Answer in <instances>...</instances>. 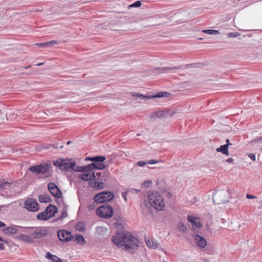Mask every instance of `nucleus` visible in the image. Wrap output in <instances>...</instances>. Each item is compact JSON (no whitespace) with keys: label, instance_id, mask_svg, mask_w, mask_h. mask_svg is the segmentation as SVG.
Instances as JSON below:
<instances>
[{"label":"nucleus","instance_id":"3","mask_svg":"<svg viewBox=\"0 0 262 262\" xmlns=\"http://www.w3.org/2000/svg\"><path fill=\"white\" fill-rule=\"evenodd\" d=\"M23 232L30 233L32 237L37 239L43 238L49 233L47 229L34 227H24Z\"/></svg>","mask_w":262,"mask_h":262},{"label":"nucleus","instance_id":"52","mask_svg":"<svg viewBox=\"0 0 262 262\" xmlns=\"http://www.w3.org/2000/svg\"><path fill=\"white\" fill-rule=\"evenodd\" d=\"M51 147H52V144H48V145H46L45 146V149H49V148H50Z\"/></svg>","mask_w":262,"mask_h":262},{"label":"nucleus","instance_id":"36","mask_svg":"<svg viewBox=\"0 0 262 262\" xmlns=\"http://www.w3.org/2000/svg\"><path fill=\"white\" fill-rule=\"evenodd\" d=\"M99 203L97 201H96L95 200L92 203H90L88 206V209L90 210H93L95 209L97 204Z\"/></svg>","mask_w":262,"mask_h":262},{"label":"nucleus","instance_id":"7","mask_svg":"<svg viewBox=\"0 0 262 262\" xmlns=\"http://www.w3.org/2000/svg\"><path fill=\"white\" fill-rule=\"evenodd\" d=\"M51 166L48 164H41L31 166L29 170L36 174H45L49 172Z\"/></svg>","mask_w":262,"mask_h":262},{"label":"nucleus","instance_id":"38","mask_svg":"<svg viewBox=\"0 0 262 262\" xmlns=\"http://www.w3.org/2000/svg\"><path fill=\"white\" fill-rule=\"evenodd\" d=\"M35 45L40 48H47L50 47L49 42H46L43 43H37Z\"/></svg>","mask_w":262,"mask_h":262},{"label":"nucleus","instance_id":"35","mask_svg":"<svg viewBox=\"0 0 262 262\" xmlns=\"http://www.w3.org/2000/svg\"><path fill=\"white\" fill-rule=\"evenodd\" d=\"M178 228L179 231L185 232L187 231V228L182 223L180 222L178 224Z\"/></svg>","mask_w":262,"mask_h":262},{"label":"nucleus","instance_id":"6","mask_svg":"<svg viewBox=\"0 0 262 262\" xmlns=\"http://www.w3.org/2000/svg\"><path fill=\"white\" fill-rule=\"evenodd\" d=\"M114 198V195L113 192L106 191L96 194L94 196V200L97 201L98 203H103L111 201Z\"/></svg>","mask_w":262,"mask_h":262},{"label":"nucleus","instance_id":"24","mask_svg":"<svg viewBox=\"0 0 262 262\" xmlns=\"http://www.w3.org/2000/svg\"><path fill=\"white\" fill-rule=\"evenodd\" d=\"M217 152H221L223 154L228 155V145H221L216 149Z\"/></svg>","mask_w":262,"mask_h":262},{"label":"nucleus","instance_id":"51","mask_svg":"<svg viewBox=\"0 0 262 262\" xmlns=\"http://www.w3.org/2000/svg\"><path fill=\"white\" fill-rule=\"evenodd\" d=\"M103 172H97V173H96V176H98V177H102L103 178Z\"/></svg>","mask_w":262,"mask_h":262},{"label":"nucleus","instance_id":"48","mask_svg":"<svg viewBox=\"0 0 262 262\" xmlns=\"http://www.w3.org/2000/svg\"><path fill=\"white\" fill-rule=\"evenodd\" d=\"M247 198L248 199H254L256 198V196H253L252 195H251V194H247Z\"/></svg>","mask_w":262,"mask_h":262},{"label":"nucleus","instance_id":"47","mask_svg":"<svg viewBox=\"0 0 262 262\" xmlns=\"http://www.w3.org/2000/svg\"><path fill=\"white\" fill-rule=\"evenodd\" d=\"M239 35V34L238 33H231L230 32V37H235Z\"/></svg>","mask_w":262,"mask_h":262},{"label":"nucleus","instance_id":"44","mask_svg":"<svg viewBox=\"0 0 262 262\" xmlns=\"http://www.w3.org/2000/svg\"><path fill=\"white\" fill-rule=\"evenodd\" d=\"M50 47L51 46L55 45L58 44V42L56 40H51L50 41H48Z\"/></svg>","mask_w":262,"mask_h":262},{"label":"nucleus","instance_id":"27","mask_svg":"<svg viewBox=\"0 0 262 262\" xmlns=\"http://www.w3.org/2000/svg\"><path fill=\"white\" fill-rule=\"evenodd\" d=\"M39 201L41 203H47L51 202V199L48 195L43 194L39 196Z\"/></svg>","mask_w":262,"mask_h":262},{"label":"nucleus","instance_id":"33","mask_svg":"<svg viewBox=\"0 0 262 262\" xmlns=\"http://www.w3.org/2000/svg\"><path fill=\"white\" fill-rule=\"evenodd\" d=\"M98 179L95 178V180L89 182V186L93 188L97 189Z\"/></svg>","mask_w":262,"mask_h":262},{"label":"nucleus","instance_id":"16","mask_svg":"<svg viewBox=\"0 0 262 262\" xmlns=\"http://www.w3.org/2000/svg\"><path fill=\"white\" fill-rule=\"evenodd\" d=\"M89 170H93L94 169H105L106 167L105 165L102 163V162H99V163H93L92 164H90L88 165Z\"/></svg>","mask_w":262,"mask_h":262},{"label":"nucleus","instance_id":"55","mask_svg":"<svg viewBox=\"0 0 262 262\" xmlns=\"http://www.w3.org/2000/svg\"><path fill=\"white\" fill-rule=\"evenodd\" d=\"M226 142L227 143V144L226 145H228V146L229 145V142H230L229 139H227L226 140Z\"/></svg>","mask_w":262,"mask_h":262},{"label":"nucleus","instance_id":"15","mask_svg":"<svg viewBox=\"0 0 262 262\" xmlns=\"http://www.w3.org/2000/svg\"><path fill=\"white\" fill-rule=\"evenodd\" d=\"M23 228L21 226H15L13 225L11 227H8L5 229H4L3 231L5 232V234H8V235H11L16 233L19 231V229L21 228L23 229L22 231H23Z\"/></svg>","mask_w":262,"mask_h":262},{"label":"nucleus","instance_id":"1","mask_svg":"<svg viewBox=\"0 0 262 262\" xmlns=\"http://www.w3.org/2000/svg\"><path fill=\"white\" fill-rule=\"evenodd\" d=\"M112 241L117 246L130 253L139 247L138 239L129 232H117L113 236Z\"/></svg>","mask_w":262,"mask_h":262},{"label":"nucleus","instance_id":"31","mask_svg":"<svg viewBox=\"0 0 262 262\" xmlns=\"http://www.w3.org/2000/svg\"><path fill=\"white\" fill-rule=\"evenodd\" d=\"M181 68L180 67H164V68H158L157 69L158 70H160V71H168V70H171V71H173V70H178V69H180Z\"/></svg>","mask_w":262,"mask_h":262},{"label":"nucleus","instance_id":"28","mask_svg":"<svg viewBox=\"0 0 262 262\" xmlns=\"http://www.w3.org/2000/svg\"><path fill=\"white\" fill-rule=\"evenodd\" d=\"M106 159L105 157L102 156H97L93 157V158L91 159V161H93L94 163H99V162H103Z\"/></svg>","mask_w":262,"mask_h":262},{"label":"nucleus","instance_id":"61","mask_svg":"<svg viewBox=\"0 0 262 262\" xmlns=\"http://www.w3.org/2000/svg\"><path fill=\"white\" fill-rule=\"evenodd\" d=\"M230 163H231V162H232V159L231 158H230Z\"/></svg>","mask_w":262,"mask_h":262},{"label":"nucleus","instance_id":"29","mask_svg":"<svg viewBox=\"0 0 262 262\" xmlns=\"http://www.w3.org/2000/svg\"><path fill=\"white\" fill-rule=\"evenodd\" d=\"M12 184L11 183L6 182L3 183L0 185V191H3L4 190L10 189L11 187Z\"/></svg>","mask_w":262,"mask_h":262},{"label":"nucleus","instance_id":"54","mask_svg":"<svg viewBox=\"0 0 262 262\" xmlns=\"http://www.w3.org/2000/svg\"><path fill=\"white\" fill-rule=\"evenodd\" d=\"M0 249L4 250V245L2 243H0Z\"/></svg>","mask_w":262,"mask_h":262},{"label":"nucleus","instance_id":"25","mask_svg":"<svg viewBox=\"0 0 262 262\" xmlns=\"http://www.w3.org/2000/svg\"><path fill=\"white\" fill-rule=\"evenodd\" d=\"M46 258H48L53 262H57V260L60 258L58 256L52 254L50 252H48L46 254L45 256Z\"/></svg>","mask_w":262,"mask_h":262},{"label":"nucleus","instance_id":"62","mask_svg":"<svg viewBox=\"0 0 262 262\" xmlns=\"http://www.w3.org/2000/svg\"><path fill=\"white\" fill-rule=\"evenodd\" d=\"M59 147H60V148H62L63 147V145H60Z\"/></svg>","mask_w":262,"mask_h":262},{"label":"nucleus","instance_id":"41","mask_svg":"<svg viewBox=\"0 0 262 262\" xmlns=\"http://www.w3.org/2000/svg\"><path fill=\"white\" fill-rule=\"evenodd\" d=\"M115 224L116 225L118 229H121L123 228L124 224L121 222H117Z\"/></svg>","mask_w":262,"mask_h":262},{"label":"nucleus","instance_id":"18","mask_svg":"<svg viewBox=\"0 0 262 262\" xmlns=\"http://www.w3.org/2000/svg\"><path fill=\"white\" fill-rule=\"evenodd\" d=\"M194 239L198 246L202 248L206 247L207 245L206 241L202 236L197 235L195 236Z\"/></svg>","mask_w":262,"mask_h":262},{"label":"nucleus","instance_id":"21","mask_svg":"<svg viewBox=\"0 0 262 262\" xmlns=\"http://www.w3.org/2000/svg\"><path fill=\"white\" fill-rule=\"evenodd\" d=\"M147 246L149 248L156 249L158 247V242L152 239H148L145 241Z\"/></svg>","mask_w":262,"mask_h":262},{"label":"nucleus","instance_id":"57","mask_svg":"<svg viewBox=\"0 0 262 262\" xmlns=\"http://www.w3.org/2000/svg\"><path fill=\"white\" fill-rule=\"evenodd\" d=\"M42 64H43V63H39L36 64V65L37 66H40L42 65Z\"/></svg>","mask_w":262,"mask_h":262},{"label":"nucleus","instance_id":"50","mask_svg":"<svg viewBox=\"0 0 262 262\" xmlns=\"http://www.w3.org/2000/svg\"><path fill=\"white\" fill-rule=\"evenodd\" d=\"M58 146H59L58 143H55L52 145V147L55 149L58 148Z\"/></svg>","mask_w":262,"mask_h":262},{"label":"nucleus","instance_id":"58","mask_svg":"<svg viewBox=\"0 0 262 262\" xmlns=\"http://www.w3.org/2000/svg\"><path fill=\"white\" fill-rule=\"evenodd\" d=\"M57 262H63L60 258L58 260H57Z\"/></svg>","mask_w":262,"mask_h":262},{"label":"nucleus","instance_id":"39","mask_svg":"<svg viewBox=\"0 0 262 262\" xmlns=\"http://www.w3.org/2000/svg\"><path fill=\"white\" fill-rule=\"evenodd\" d=\"M141 5V3L139 1H137L135 2L134 3H133L132 5H130L129 6V7H139Z\"/></svg>","mask_w":262,"mask_h":262},{"label":"nucleus","instance_id":"63","mask_svg":"<svg viewBox=\"0 0 262 262\" xmlns=\"http://www.w3.org/2000/svg\"><path fill=\"white\" fill-rule=\"evenodd\" d=\"M30 67H25V69H27V68H29Z\"/></svg>","mask_w":262,"mask_h":262},{"label":"nucleus","instance_id":"26","mask_svg":"<svg viewBox=\"0 0 262 262\" xmlns=\"http://www.w3.org/2000/svg\"><path fill=\"white\" fill-rule=\"evenodd\" d=\"M85 227V225L83 222H78L75 225L76 229L79 232L84 231L86 230Z\"/></svg>","mask_w":262,"mask_h":262},{"label":"nucleus","instance_id":"64","mask_svg":"<svg viewBox=\"0 0 262 262\" xmlns=\"http://www.w3.org/2000/svg\"><path fill=\"white\" fill-rule=\"evenodd\" d=\"M235 1H236V0H234V1H233V3H235Z\"/></svg>","mask_w":262,"mask_h":262},{"label":"nucleus","instance_id":"34","mask_svg":"<svg viewBox=\"0 0 262 262\" xmlns=\"http://www.w3.org/2000/svg\"><path fill=\"white\" fill-rule=\"evenodd\" d=\"M138 190H136L135 189H129L128 190H127V191L126 192H123L122 194V197L123 198V199L126 201L127 193H129L130 192H135L137 193V192H138Z\"/></svg>","mask_w":262,"mask_h":262},{"label":"nucleus","instance_id":"45","mask_svg":"<svg viewBox=\"0 0 262 262\" xmlns=\"http://www.w3.org/2000/svg\"><path fill=\"white\" fill-rule=\"evenodd\" d=\"M158 163V161L157 160H155L154 159L150 160L148 162H147V164H153L155 163Z\"/></svg>","mask_w":262,"mask_h":262},{"label":"nucleus","instance_id":"37","mask_svg":"<svg viewBox=\"0 0 262 262\" xmlns=\"http://www.w3.org/2000/svg\"><path fill=\"white\" fill-rule=\"evenodd\" d=\"M202 31L204 33H207L209 34H217L219 33V32L217 30L212 29L204 30Z\"/></svg>","mask_w":262,"mask_h":262},{"label":"nucleus","instance_id":"30","mask_svg":"<svg viewBox=\"0 0 262 262\" xmlns=\"http://www.w3.org/2000/svg\"><path fill=\"white\" fill-rule=\"evenodd\" d=\"M75 240L77 241L78 244H81L82 245H85L86 243L85 240L82 235L78 234L76 235Z\"/></svg>","mask_w":262,"mask_h":262},{"label":"nucleus","instance_id":"23","mask_svg":"<svg viewBox=\"0 0 262 262\" xmlns=\"http://www.w3.org/2000/svg\"><path fill=\"white\" fill-rule=\"evenodd\" d=\"M72 170H74L75 171L77 172H85L89 171L88 165L80 166H74L73 168H72Z\"/></svg>","mask_w":262,"mask_h":262},{"label":"nucleus","instance_id":"8","mask_svg":"<svg viewBox=\"0 0 262 262\" xmlns=\"http://www.w3.org/2000/svg\"><path fill=\"white\" fill-rule=\"evenodd\" d=\"M213 201L215 204H220L228 202V199L224 191H217L213 195Z\"/></svg>","mask_w":262,"mask_h":262},{"label":"nucleus","instance_id":"10","mask_svg":"<svg viewBox=\"0 0 262 262\" xmlns=\"http://www.w3.org/2000/svg\"><path fill=\"white\" fill-rule=\"evenodd\" d=\"M171 94L168 92H160L158 93L156 95L145 96L137 93L135 95H133V96L134 97H136L137 98H139L140 99H145L146 98L151 99L154 98L168 97Z\"/></svg>","mask_w":262,"mask_h":262},{"label":"nucleus","instance_id":"56","mask_svg":"<svg viewBox=\"0 0 262 262\" xmlns=\"http://www.w3.org/2000/svg\"><path fill=\"white\" fill-rule=\"evenodd\" d=\"M93 158V157H88V158H86L85 159V160L87 161V160H89V161H91V159Z\"/></svg>","mask_w":262,"mask_h":262},{"label":"nucleus","instance_id":"19","mask_svg":"<svg viewBox=\"0 0 262 262\" xmlns=\"http://www.w3.org/2000/svg\"><path fill=\"white\" fill-rule=\"evenodd\" d=\"M17 238L28 243H32L33 242L32 237L31 235L20 234L18 235Z\"/></svg>","mask_w":262,"mask_h":262},{"label":"nucleus","instance_id":"22","mask_svg":"<svg viewBox=\"0 0 262 262\" xmlns=\"http://www.w3.org/2000/svg\"><path fill=\"white\" fill-rule=\"evenodd\" d=\"M38 220H48L49 219V214L45 210L43 212H40L37 215Z\"/></svg>","mask_w":262,"mask_h":262},{"label":"nucleus","instance_id":"5","mask_svg":"<svg viewBox=\"0 0 262 262\" xmlns=\"http://www.w3.org/2000/svg\"><path fill=\"white\" fill-rule=\"evenodd\" d=\"M96 213L101 217L109 219L113 214V210L110 205L105 204L98 207L96 209Z\"/></svg>","mask_w":262,"mask_h":262},{"label":"nucleus","instance_id":"53","mask_svg":"<svg viewBox=\"0 0 262 262\" xmlns=\"http://www.w3.org/2000/svg\"><path fill=\"white\" fill-rule=\"evenodd\" d=\"M6 226V224L3 222L0 221V227H4Z\"/></svg>","mask_w":262,"mask_h":262},{"label":"nucleus","instance_id":"42","mask_svg":"<svg viewBox=\"0 0 262 262\" xmlns=\"http://www.w3.org/2000/svg\"><path fill=\"white\" fill-rule=\"evenodd\" d=\"M147 164V162L140 161L137 163V165L139 166H143Z\"/></svg>","mask_w":262,"mask_h":262},{"label":"nucleus","instance_id":"43","mask_svg":"<svg viewBox=\"0 0 262 262\" xmlns=\"http://www.w3.org/2000/svg\"><path fill=\"white\" fill-rule=\"evenodd\" d=\"M143 184L145 186L149 187L150 185L152 184V182L150 180H146L144 182Z\"/></svg>","mask_w":262,"mask_h":262},{"label":"nucleus","instance_id":"4","mask_svg":"<svg viewBox=\"0 0 262 262\" xmlns=\"http://www.w3.org/2000/svg\"><path fill=\"white\" fill-rule=\"evenodd\" d=\"M55 166L58 167L60 169L64 171H71L75 166L76 162L71 159H58L53 161Z\"/></svg>","mask_w":262,"mask_h":262},{"label":"nucleus","instance_id":"59","mask_svg":"<svg viewBox=\"0 0 262 262\" xmlns=\"http://www.w3.org/2000/svg\"><path fill=\"white\" fill-rule=\"evenodd\" d=\"M71 141H68V142H67V144H68V145L70 144V143H71Z\"/></svg>","mask_w":262,"mask_h":262},{"label":"nucleus","instance_id":"12","mask_svg":"<svg viewBox=\"0 0 262 262\" xmlns=\"http://www.w3.org/2000/svg\"><path fill=\"white\" fill-rule=\"evenodd\" d=\"M58 236L60 241L62 242H69L73 238L71 233L65 230H61L58 231Z\"/></svg>","mask_w":262,"mask_h":262},{"label":"nucleus","instance_id":"9","mask_svg":"<svg viewBox=\"0 0 262 262\" xmlns=\"http://www.w3.org/2000/svg\"><path fill=\"white\" fill-rule=\"evenodd\" d=\"M25 208L29 211H37L38 210V204L32 198L27 199L24 203Z\"/></svg>","mask_w":262,"mask_h":262},{"label":"nucleus","instance_id":"49","mask_svg":"<svg viewBox=\"0 0 262 262\" xmlns=\"http://www.w3.org/2000/svg\"><path fill=\"white\" fill-rule=\"evenodd\" d=\"M67 215V212L65 211L64 212H62V215L61 216L60 218L62 219V218L65 217Z\"/></svg>","mask_w":262,"mask_h":262},{"label":"nucleus","instance_id":"60","mask_svg":"<svg viewBox=\"0 0 262 262\" xmlns=\"http://www.w3.org/2000/svg\"><path fill=\"white\" fill-rule=\"evenodd\" d=\"M226 161H227V162H229V158L227 159L226 160Z\"/></svg>","mask_w":262,"mask_h":262},{"label":"nucleus","instance_id":"46","mask_svg":"<svg viewBox=\"0 0 262 262\" xmlns=\"http://www.w3.org/2000/svg\"><path fill=\"white\" fill-rule=\"evenodd\" d=\"M249 157L253 161L255 160V156L254 154L251 153L248 155Z\"/></svg>","mask_w":262,"mask_h":262},{"label":"nucleus","instance_id":"17","mask_svg":"<svg viewBox=\"0 0 262 262\" xmlns=\"http://www.w3.org/2000/svg\"><path fill=\"white\" fill-rule=\"evenodd\" d=\"M45 210L49 214V219L54 216L58 211L57 208L52 204H50L47 207H46Z\"/></svg>","mask_w":262,"mask_h":262},{"label":"nucleus","instance_id":"11","mask_svg":"<svg viewBox=\"0 0 262 262\" xmlns=\"http://www.w3.org/2000/svg\"><path fill=\"white\" fill-rule=\"evenodd\" d=\"M50 192L55 198L59 199L62 196V193L59 188L54 183L50 182L48 185Z\"/></svg>","mask_w":262,"mask_h":262},{"label":"nucleus","instance_id":"2","mask_svg":"<svg viewBox=\"0 0 262 262\" xmlns=\"http://www.w3.org/2000/svg\"><path fill=\"white\" fill-rule=\"evenodd\" d=\"M148 199L150 204L157 210H162L164 208V199L158 193L152 192L149 194Z\"/></svg>","mask_w":262,"mask_h":262},{"label":"nucleus","instance_id":"32","mask_svg":"<svg viewBox=\"0 0 262 262\" xmlns=\"http://www.w3.org/2000/svg\"><path fill=\"white\" fill-rule=\"evenodd\" d=\"M103 181L104 180L103 179L98 178L97 189H102L104 188L105 183Z\"/></svg>","mask_w":262,"mask_h":262},{"label":"nucleus","instance_id":"14","mask_svg":"<svg viewBox=\"0 0 262 262\" xmlns=\"http://www.w3.org/2000/svg\"><path fill=\"white\" fill-rule=\"evenodd\" d=\"M187 220L189 222L191 223L193 226L197 227H201L203 225L199 217H195L190 215H188Z\"/></svg>","mask_w":262,"mask_h":262},{"label":"nucleus","instance_id":"20","mask_svg":"<svg viewBox=\"0 0 262 262\" xmlns=\"http://www.w3.org/2000/svg\"><path fill=\"white\" fill-rule=\"evenodd\" d=\"M168 115V113L164 111H160L156 112L153 115L151 116V117H157L159 118H162L167 117Z\"/></svg>","mask_w":262,"mask_h":262},{"label":"nucleus","instance_id":"13","mask_svg":"<svg viewBox=\"0 0 262 262\" xmlns=\"http://www.w3.org/2000/svg\"><path fill=\"white\" fill-rule=\"evenodd\" d=\"M84 173L79 174L78 178L83 181H88L94 179L96 178L95 172L92 170H89L83 172Z\"/></svg>","mask_w":262,"mask_h":262},{"label":"nucleus","instance_id":"40","mask_svg":"<svg viewBox=\"0 0 262 262\" xmlns=\"http://www.w3.org/2000/svg\"><path fill=\"white\" fill-rule=\"evenodd\" d=\"M111 176L110 173L108 171H106L105 173H103V179L105 182L106 181L107 179L110 178Z\"/></svg>","mask_w":262,"mask_h":262}]
</instances>
